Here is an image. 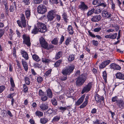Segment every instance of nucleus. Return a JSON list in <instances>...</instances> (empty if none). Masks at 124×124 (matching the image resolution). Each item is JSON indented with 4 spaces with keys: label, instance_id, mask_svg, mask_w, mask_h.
Listing matches in <instances>:
<instances>
[{
    "label": "nucleus",
    "instance_id": "obj_19",
    "mask_svg": "<svg viewBox=\"0 0 124 124\" xmlns=\"http://www.w3.org/2000/svg\"><path fill=\"white\" fill-rule=\"evenodd\" d=\"M85 94L83 95L78 100L76 103V105L78 106L83 102L85 97Z\"/></svg>",
    "mask_w": 124,
    "mask_h": 124
},
{
    "label": "nucleus",
    "instance_id": "obj_58",
    "mask_svg": "<svg viewBox=\"0 0 124 124\" xmlns=\"http://www.w3.org/2000/svg\"><path fill=\"white\" fill-rule=\"evenodd\" d=\"M15 7L13 5H11L10 6L9 10L10 12H13L14 10Z\"/></svg>",
    "mask_w": 124,
    "mask_h": 124
},
{
    "label": "nucleus",
    "instance_id": "obj_20",
    "mask_svg": "<svg viewBox=\"0 0 124 124\" xmlns=\"http://www.w3.org/2000/svg\"><path fill=\"white\" fill-rule=\"evenodd\" d=\"M21 55L26 60H28L29 59V56L27 52L24 50H21Z\"/></svg>",
    "mask_w": 124,
    "mask_h": 124
},
{
    "label": "nucleus",
    "instance_id": "obj_5",
    "mask_svg": "<svg viewBox=\"0 0 124 124\" xmlns=\"http://www.w3.org/2000/svg\"><path fill=\"white\" fill-rule=\"evenodd\" d=\"M23 39V43L26 45L28 47L30 46L31 45L30 38L28 35L23 34L22 36Z\"/></svg>",
    "mask_w": 124,
    "mask_h": 124
},
{
    "label": "nucleus",
    "instance_id": "obj_56",
    "mask_svg": "<svg viewBox=\"0 0 124 124\" xmlns=\"http://www.w3.org/2000/svg\"><path fill=\"white\" fill-rule=\"evenodd\" d=\"M23 2L25 5H28L30 4V0H24L23 1Z\"/></svg>",
    "mask_w": 124,
    "mask_h": 124
},
{
    "label": "nucleus",
    "instance_id": "obj_7",
    "mask_svg": "<svg viewBox=\"0 0 124 124\" xmlns=\"http://www.w3.org/2000/svg\"><path fill=\"white\" fill-rule=\"evenodd\" d=\"M37 11L39 13L43 14L46 12L47 11L46 7L44 5L40 4L37 7Z\"/></svg>",
    "mask_w": 124,
    "mask_h": 124
},
{
    "label": "nucleus",
    "instance_id": "obj_51",
    "mask_svg": "<svg viewBox=\"0 0 124 124\" xmlns=\"http://www.w3.org/2000/svg\"><path fill=\"white\" fill-rule=\"evenodd\" d=\"M88 103L84 101L83 104L81 105L79 107L80 108H83L85 107L87 105Z\"/></svg>",
    "mask_w": 124,
    "mask_h": 124
},
{
    "label": "nucleus",
    "instance_id": "obj_22",
    "mask_svg": "<svg viewBox=\"0 0 124 124\" xmlns=\"http://www.w3.org/2000/svg\"><path fill=\"white\" fill-rule=\"evenodd\" d=\"M22 62L23 68L26 71H27L28 70V67L27 63L24 60H22Z\"/></svg>",
    "mask_w": 124,
    "mask_h": 124
},
{
    "label": "nucleus",
    "instance_id": "obj_46",
    "mask_svg": "<svg viewBox=\"0 0 124 124\" xmlns=\"http://www.w3.org/2000/svg\"><path fill=\"white\" fill-rule=\"evenodd\" d=\"M5 33V30L3 29H0V39L1 38Z\"/></svg>",
    "mask_w": 124,
    "mask_h": 124
},
{
    "label": "nucleus",
    "instance_id": "obj_4",
    "mask_svg": "<svg viewBox=\"0 0 124 124\" xmlns=\"http://www.w3.org/2000/svg\"><path fill=\"white\" fill-rule=\"evenodd\" d=\"M39 41L41 47L46 49L49 50L51 48H53L54 47L52 45L48 46L47 42L42 37H41Z\"/></svg>",
    "mask_w": 124,
    "mask_h": 124
},
{
    "label": "nucleus",
    "instance_id": "obj_55",
    "mask_svg": "<svg viewBox=\"0 0 124 124\" xmlns=\"http://www.w3.org/2000/svg\"><path fill=\"white\" fill-rule=\"evenodd\" d=\"M37 80L38 83H41L43 81V78L40 76H39L37 77Z\"/></svg>",
    "mask_w": 124,
    "mask_h": 124
},
{
    "label": "nucleus",
    "instance_id": "obj_1",
    "mask_svg": "<svg viewBox=\"0 0 124 124\" xmlns=\"http://www.w3.org/2000/svg\"><path fill=\"white\" fill-rule=\"evenodd\" d=\"M87 77L86 74H81L76 78V85L78 86H82L86 80Z\"/></svg>",
    "mask_w": 124,
    "mask_h": 124
},
{
    "label": "nucleus",
    "instance_id": "obj_49",
    "mask_svg": "<svg viewBox=\"0 0 124 124\" xmlns=\"http://www.w3.org/2000/svg\"><path fill=\"white\" fill-rule=\"evenodd\" d=\"M41 100L44 101H46L48 99L47 97L46 96L45 94L41 97Z\"/></svg>",
    "mask_w": 124,
    "mask_h": 124
},
{
    "label": "nucleus",
    "instance_id": "obj_33",
    "mask_svg": "<svg viewBox=\"0 0 124 124\" xmlns=\"http://www.w3.org/2000/svg\"><path fill=\"white\" fill-rule=\"evenodd\" d=\"M48 121L47 118H41L40 119V122L42 124H45Z\"/></svg>",
    "mask_w": 124,
    "mask_h": 124
},
{
    "label": "nucleus",
    "instance_id": "obj_43",
    "mask_svg": "<svg viewBox=\"0 0 124 124\" xmlns=\"http://www.w3.org/2000/svg\"><path fill=\"white\" fill-rule=\"evenodd\" d=\"M51 102L52 104L56 106L57 105V102L56 100L54 98H53L51 100Z\"/></svg>",
    "mask_w": 124,
    "mask_h": 124
},
{
    "label": "nucleus",
    "instance_id": "obj_48",
    "mask_svg": "<svg viewBox=\"0 0 124 124\" xmlns=\"http://www.w3.org/2000/svg\"><path fill=\"white\" fill-rule=\"evenodd\" d=\"M52 69H50L48 70L45 74V75L46 76H49L50 75L52 71Z\"/></svg>",
    "mask_w": 124,
    "mask_h": 124
},
{
    "label": "nucleus",
    "instance_id": "obj_57",
    "mask_svg": "<svg viewBox=\"0 0 124 124\" xmlns=\"http://www.w3.org/2000/svg\"><path fill=\"white\" fill-rule=\"evenodd\" d=\"M14 94H15L14 93H11L9 94L8 95L7 97V98L10 99H13V97L15 95Z\"/></svg>",
    "mask_w": 124,
    "mask_h": 124
},
{
    "label": "nucleus",
    "instance_id": "obj_62",
    "mask_svg": "<svg viewBox=\"0 0 124 124\" xmlns=\"http://www.w3.org/2000/svg\"><path fill=\"white\" fill-rule=\"evenodd\" d=\"M93 44L94 46H97L98 43V42L96 40H93L92 41Z\"/></svg>",
    "mask_w": 124,
    "mask_h": 124
},
{
    "label": "nucleus",
    "instance_id": "obj_40",
    "mask_svg": "<svg viewBox=\"0 0 124 124\" xmlns=\"http://www.w3.org/2000/svg\"><path fill=\"white\" fill-rule=\"evenodd\" d=\"M62 62V60H60L57 61L54 64V67H59Z\"/></svg>",
    "mask_w": 124,
    "mask_h": 124
},
{
    "label": "nucleus",
    "instance_id": "obj_23",
    "mask_svg": "<svg viewBox=\"0 0 124 124\" xmlns=\"http://www.w3.org/2000/svg\"><path fill=\"white\" fill-rule=\"evenodd\" d=\"M102 10V9H101L100 7H99L98 6H97L96 7H95V9L94 13L95 14H98L101 13Z\"/></svg>",
    "mask_w": 124,
    "mask_h": 124
},
{
    "label": "nucleus",
    "instance_id": "obj_24",
    "mask_svg": "<svg viewBox=\"0 0 124 124\" xmlns=\"http://www.w3.org/2000/svg\"><path fill=\"white\" fill-rule=\"evenodd\" d=\"M116 77L117 78L124 80V75L120 72L117 73Z\"/></svg>",
    "mask_w": 124,
    "mask_h": 124
},
{
    "label": "nucleus",
    "instance_id": "obj_15",
    "mask_svg": "<svg viewBox=\"0 0 124 124\" xmlns=\"http://www.w3.org/2000/svg\"><path fill=\"white\" fill-rule=\"evenodd\" d=\"M118 108L121 109L124 108V101L123 100L120 99L117 103Z\"/></svg>",
    "mask_w": 124,
    "mask_h": 124
},
{
    "label": "nucleus",
    "instance_id": "obj_38",
    "mask_svg": "<svg viewBox=\"0 0 124 124\" xmlns=\"http://www.w3.org/2000/svg\"><path fill=\"white\" fill-rule=\"evenodd\" d=\"M24 79L26 84L28 85H30V79L28 78L27 77H25Z\"/></svg>",
    "mask_w": 124,
    "mask_h": 124
},
{
    "label": "nucleus",
    "instance_id": "obj_36",
    "mask_svg": "<svg viewBox=\"0 0 124 124\" xmlns=\"http://www.w3.org/2000/svg\"><path fill=\"white\" fill-rule=\"evenodd\" d=\"M60 116L57 115L54 116L52 120L53 122H55L58 121L60 119Z\"/></svg>",
    "mask_w": 124,
    "mask_h": 124
},
{
    "label": "nucleus",
    "instance_id": "obj_53",
    "mask_svg": "<svg viewBox=\"0 0 124 124\" xmlns=\"http://www.w3.org/2000/svg\"><path fill=\"white\" fill-rule=\"evenodd\" d=\"M6 87L4 85L0 86V93H2L5 89Z\"/></svg>",
    "mask_w": 124,
    "mask_h": 124
},
{
    "label": "nucleus",
    "instance_id": "obj_47",
    "mask_svg": "<svg viewBox=\"0 0 124 124\" xmlns=\"http://www.w3.org/2000/svg\"><path fill=\"white\" fill-rule=\"evenodd\" d=\"M61 78V80L62 81H65L67 78V75H63Z\"/></svg>",
    "mask_w": 124,
    "mask_h": 124
},
{
    "label": "nucleus",
    "instance_id": "obj_60",
    "mask_svg": "<svg viewBox=\"0 0 124 124\" xmlns=\"http://www.w3.org/2000/svg\"><path fill=\"white\" fill-rule=\"evenodd\" d=\"M64 37L62 35L60 38V41L59 42V45L61 44L64 41Z\"/></svg>",
    "mask_w": 124,
    "mask_h": 124
},
{
    "label": "nucleus",
    "instance_id": "obj_18",
    "mask_svg": "<svg viewBox=\"0 0 124 124\" xmlns=\"http://www.w3.org/2000/svg\"><path fill=\"white\" fill-rule=\"evenodd\" d=\"M39 107L42 110H45L48 109V104L46 103H42L39 105Z\"/></svg>",
    "mask_w": 124,
    "mask_h": 124
},
{
    "label": "nucleus",
    "instance_id": "obj_9",
    "mask_svg": "<svg viewBox=\"0 0 124 124\" xmlns=\"http://www.w3.org/2000/svg\"><path fill=\"white\" fill-rule=\"evenodd\" d=\"M55 12L54 11L51 10L48 13L47 17L48 21H52L55 17Z\"/></svg>",
    "mask_w": 124,
    "mask_h": 124
},
{
    "label": "nucleus",
    "instance_id": "obj_25",
    "mask_svg": "<svg viewBox=\"0 0 124 124\" xmlns=\"http://www.w3.org/2000/svg\"><path fill=\"white\" fill-rule=\"evenodd\" d=\"M62 16L65 22L67 23L69 19L67 18L68 17L67 14L64 11H63V12Z\"/></svg>",
    "mask_w": 124,
    "mask_h": 124
},
{
    "label": "nucleus",
    "instance_id": "obj_39",
    "mask_svg": "<svg viewBox=\"0 0 124 124\" xmlns=\"http://www.w3.org/2000/svg\"><path fill=\"white\" fill-rule=\"evenodd\" d=\"M58 39L57 38H54L51 41L52 43L54 45L58 44Z\"/></svg>",
    "mask_w": 124,
    "mask_h": 124
},
{
    "label": "nucleus",
    "instance_id": "obj_63",
    "mask_svg": "<svg viewBox=\"0 0 124 124\" xmlns=\"http://www.w3.org/2000/svg\"><path fill=\"white\" fill-rule=\"evenodd\" d=\"M117 33H115L114 34L111 35V39H114L116 38L117 36Z\"/></svg>",
    "mask_w": 124,
    "mask_h": 124
},
{
    "label": "nucleus",
    "instance_id": "obj_64",
    "mask_svg": "<svg viewBox=\"0 0 124 124\" xmlns=\"http://www.w3.org/2000/svg\"><path fill=\"white\" fill-rule=\"evenodd\" d=\"M34 67L37 68H40V65L37 63H35L34 64Z\"/></svg>",
    "mask_w": 124,
    "mask_h": 124
},
{
    "label": "nucleus",
    "instance_id": "obj_30",
    "mask_svg": "<svg viewBox=\"0 0 124 124\" xmlns=\"http://www.w3.org/2000/svg\"><path fill=\"white\" fill-rule=\"evenodd\" d=\"M39 31V29L37 26H34V28L32 31L31 33L32 34H35L37 33Z\"/></svg>",
    "mask_w": 124,
    "mask_h": 124
},
{
    "label": "nucleus",
    "instance_id": "obj_14",
    "mask_svg": "<svg viewBox=\"0 0 124 124\" xmlns=\"http://www.w3.org/2000/svg\"><path fill=\"white\" fill-rule=\"evenodd\" d=\"M95 101L97 103L101 102L102 101H103L104 99V97L103 96L101 97L98 94H95Z\"/></svg>",
    "mask_w": 124,
    "mask_h": 124
},
{
    "label": "nucleus",
    "instance_id": "obj_8",
    "mask_svg": "<svg viewBox=\"0 0 124 124\" xmlns=\"http://www.w3.org/2000/svg\"><path fill=\"white\" fill-rule=\"evenodd\" d=\"M92 83L89 82L87 85H86L84 87L81 93L83 94L85 93H87L89 91L92 87Z\"/></svg>",
    "mask_w": 124,
    "mask_h": 124
},
{
    "label": "nucleus",
    "instance_id": "obj_29",
    "mask_svg": "<svg viewBox=\"0 0 124 124\" xmlns=\"http://www.w3.org/2000/svg\"><path fill=\"white\" fill-rule=\"evenodd\" d=\"M88 32L89 35L92 37L94 38L96 37L99 39H101L102 38V37H101V36H100L98 35H96V36H95V35L93 33H92L90 31H88Z\"/></svg>",
    "mask_w": 124,
    "mask_h": 124
},
{
    "label": "nucleus",
    "instance_id": "obj_2",
    "mask_svg": "<svg viewBox=\"0 0 124 124\" xmlns=\"http://www.w3.org/2000/svg\"><path fill=\"white\" fill-rule=\"evenodd\" d=\"M20 20H17V22L19 26L21 28H25L27 26L25 17L24 15L22 13L20 15Z\"/></svg>",
    "mask_w": 124,
    "mask_h": 124
},
{
    "label": "nucleus",
    "instance_id": "obj_50",
    "mask_svg": "<svg viewBox=\"0 0 124 124\" xmlns=\"http://www.w3.org/2000/svg\"><path fill=\"white\" fill-rule=\"evenodd\" d=\"M88 103L84 101L83 104L81 105L79 107L80 108H83L85 107L87 105Z\"/></svg>",
    "mask_w": 124,
    "mask_h": 124
},
{
    "label": "nucleus",
    "instance_id": "obj_52",
    "mask_svg": "<svg viewBox=\"0 0 124 124\" xmlns=\"http://www.w3.org/2000/svg\"><path fill=\"white\" fill-rule=\"evenodd\" d=\"M101 29V27H99L98 28H95L94 29L93 31L95 32H98L100 31Z\"/></svg>",
    "mask_w": 124,
    "mask_h": 124
},
{
    "label": "nucleus",
    "instance_id": "obj_41",
    "mask_svg": "<svg viewBox=\"0 0 124 124\" xmlns=\"http://www.w3.org/2000/svg\"><path fill=\"white\" fill-rule=\"evenodd\" d=\"M103 76L105 82L107 81V74L106 71H104L103 73Z\"/></svg>",
    "mask_w": 124,
    "mask_h": 124
},
{
    "label": "nucleus",
    "instance_id": "obj_26",
    "mask_svg": "<svg viewBox=\"0 0 124 124\" xmlns=\"http://www.w3.org/2000/svg\"><path fill=\"white\" fill-rule=\"evenodd\" d=\"M47 95L48 98H52L53 97L52 93L50 88H48L46 90Z\"/></svg>",
    "mask_w": 124,
    "mask_h": 124
},
{
    "label": "nucleus",
    "instance_id": "obj_3",
    "mask_svg": "<svg viewBox=\"0 0 124 124\" xmlns=\"http://www.w3.org/2000/svg\"><path fill=\"white\" fill-rule=\"evenodd\" d=\"M75 68V66L73 64L68 65L62 69V73L63 75H69L73 72Z\"/></svg>",
    "mask_w": 124,
    "mask_h": 124
},
{
    "label": "nucleus",
    "instance_id": "obj_27",
    "mask_svg": "<svg viewBox=\"0 0 124 124\" xmlns=\"http://www.w3.org/2000/svg\"><path fill=\"white\" fill-rule=\"evenodd\" d=\"M32 57L33 59L35 61L38 62L41 60L40 59L39 56L36 54L32 55Z\"/></svg>",
    "mask_w": 124,
    "mask_h": 124
},
{
    "label": "nucleus",
    "instance_id": "obj_32",
    "mask_svg": "<svg viewBox=\"0 0 124 124\" xmlns=\"http://www.w3.org/2000/svg\"><path fill=\"white\" fill-rule=\"evenodd\" d=\"M63 52L61 51L58 52L57 54H56L55 57V59H58L61 56H62Z\"/></svg>",
    "mask_w": 124,
    "mask_h": 124
},
{
    "label": "nucleus",
    "instance_id": "obj_34",
    "mask_svg": "<svg viewBox=\"0 0 124 124\" xmlns=\"http://www.w3.org/2000/svg\"><path fill=\"white\" fill-rule=\"evenodd\" d=\"M95 8H94L91 9L87 13V16H89L92 15L94 13Z\"/></svg>",
    "mask_w": 124,
    "mask_h": 124
},
{
    "label": "nucleus",
    "instance_id": "obj_6",
    "mask_svg": "<svg viewBox=\"0 0 124 124\" xmlns=\"http://www.w3.org/2000/svg\"><path fill=\"white\" fill-rule=\"evenodd\" d=\"M37 26L39 29V32L44 33L46 31L47 29L46 25L43 23L38 22L37 23Z\"/></svg>",
    "mask_w": 124,
    "mask_h": 124
},
{
    "label": "nucleus",
    "instance_id": "obj_42",
    "mask_svg": "<svg viewBox=\"0 0 124 124\" xmlns=\"http://www.w3.org/2000/svg\"><path fill=\"white\" fill-rule=\"evenodd\" d=\"M23 91L24 93H26L28 91V89L27 86L25 84L23 85Z\"/></svg>",
    "mask_w": 124,
    "mask_h": 124
},
{
    "label": "nucleus",
    "instance_id": "obj_13",
    "mask_svg": "<svg viewBox=\"0 0 124 124\" xmlns=\"http://www.w3.org/2000/svg\"><path fill=\"white\" fill-rule=\"evenodd\" d=\"M109 66L111 69H113L117 70H120L121 69V67L120 66L113 63H111Z\"/></svg>",
    "mask_w": 124,
    "mask_h": 124
},
{
    "label": "nucleus",
    "instance_id": "obj_31",
    "mask_svg": "<svg viewBox=\"0 0 124 124\" xmlns=\"http://www.w3.org/2000/svg\"><path fill=\"white\" fill-rule=\"evenodd\" d=\"M35 114L36 116H38L39 117L42 116H43V113L40 110L36 111L35 113Z\"/></svg>",
    "mask_w": 124,
    "mask_h": 124
},
{
    "label": "nucleus",
    "instance_id": "obj_11",
    "mask_svg": "<svg viewBox=\"0 0 124 124\" xmlns=\"http://www.w3.org/2000/svg\"><path fill=\"white\" fill-rule=\"evenodd\" d=\"M102 16L105 18H109L112 16V15L109 13L106 10H104L102 11Z\"/></svg>",
    "mask_w": 124,
    "mask_h": 124
},
{
    "label": "nucleus",
    "instance_id": "obj_61",
    "mask_svg": "<svg viewBox=\"0 0 124 124\" xmlns=\"http://www.w3.org/2000/svg\"><path fill=\"white\" fill-rule=\"evenodd\" d=\"M71 41V38L70 37H69L67 38L65 44L66 45H68L69 43V42Z\"/></svg>",
    "mask_w": 124,
    "mask_h": 124
},
{
    "label": "nucleus",
    "instance_id": "obj_44",
    "mask_svg": "<svg viewBox=\"0 0 124 124\" xmlns=\"http://www.w3.org/2000/svg\"><path fill=\"white\" fill-rule=\"evenodd\" d=\"M67 108V107H58V109L60 110L61 112H62V113H63L64 111Z\"/></svg>",
    "mask_w": 124,
    "mask_h": 124
},
{
    "label": "nucleus",
    "instance_id": "obj_12",
    "mask_svg": "<svg viewBox=\"0 0 124 124\" xmlns=\"http://www.w3.org/2000/svg\"><path fill=\"white\" fill-rule=\"evenodd\" d=\"M110 60H107L102 62L99 66L100 69H102L104 68L110 63Z\"/></svg>",
    "mask_w": 124,
    "mask_h": 124
},
{
    "label": "nucleus",
    "instance_id": "obj_59",
    "mask_svg": "<svg viewBox=\"0 0 124 124\" xmlns=\"http://www.w3.org/2000/svg\"><path fill=\"white\" fill-rule=\"evenodd\" d=\"M49 60L48 59L42 58V62L45 63H47L48 62Z\"/></svg>",
    "mask_w": 124,
    "mask_h": 124
},
{
    "label": "nucleus",
    "instance_id": "obj_35",
    "mask_svg": "<svg viewBox=\"0 0 124 124\" xmlns=\"http://www.w3.org/2000/svg\"><path fill=\"white\" fill-rule=\"evenodd\" d=\"M74 56L73 54L70 55L68 58L69 62H71L74 60Z\"/></svg>",
    "mask_w": 124,
    "mask_h": 124
},
{
    "label": "nucleus",
    "instance_id": "obj_45",
    "mask_svg": "<svg viewBox=\"0 0 124 124\" xmlns=\"http://www.w3.org/2000/svg\"><path fill=\"white\" fill-rule=\"evenodd\" d=\"M10 81L11 86L14 88L15 86V85L13 78L11 77L10 79Z\"/></svg>",
    "mask_w": 124,
    "mask_h": 124
},
{
    "label": "nucleus",
    "instance_id": "obj_54",
    "mask_svg": "<svg viewBox=\"0 0 124 124\" xmlns=\"http://www.w3.org/2000/svg\"><path fill=\"white\" fill-rule=\"evenodd\" d=\"M45 94H44V92L42 90H39V95L40 97L43 96Z\"/></svg>",
    "mask_w": 124,
    "mask_h": 124
},
{
    "label": "nucleus",
    "instance_id": "obj_37",
    "mask_svg": "<svg viewBox=\"0 0 124 124\" xmlns=\"http://www.w3.org/2000/svg\"><path fill=\"white\" fill-rule=\"evenodd\" d=\"M120 99L118 98L117 96H115L112 97L111 99L112 101L113 102H116L117 103L119 101Z\"/></svg>",
    "mask_w": 124,
    "mask_h": 124
},
{
    "label": "nucleus",
    "instance_id": "obj_28",
    "mask_svg": "<svg viewBox=\"0 0 124 124\" xmlns=\"http://www.w3.org/2000/svg\"><path fill=\"white\" fill-rule=\"evenodd\" d=\"M67 31L69 34L72 35L74 33L73 29L71 25H69L68 26Z\"/></svg>",
    "mask_w": 124,
    "mask_h": 124
},
{
    "label": "nucleus",
    "instance_id": "obj_21",
    "mask_svg": "<svg viewBox=\"0 0 124 124\" xmlns=\"http://www.w3.org/2000/svg\"><path fill=\"white\" fill-rule=\"evenodd\" d=\"M31 10L29 8H27L25 11V14L26 17V18L28 20H29L31 15Z\"/></svg>",
    "mask_w": 124,
    "mask_h": 124
},
{
    "label": "nucleus",
    "instance_id": "obj_16",
    "mask_svg": "<svg viewBox=\"0 0 124 124\" xmlns=\"http://www.w3.org/2000/svg\"><path fill=\"white\" fill-rule=\"evenodd\" d=\"M50 1L53 4H58L59 6H63V3L61 0H50Z\"/></svg>",
    "mask_w": 124,
    "mask_h": 124
},
{
    "label": "nucleus",
    "instance_id": "obj_17",
    "mask_svg": "<svg viewBox=\"0 0 124 124\" xmlns=\"http://www.w3.org/2000/svg\"><path fill=\"white\" fill-rule=\"evenodd\" d=\"M101 16L99 15L93 16L91 19V20L93 22H97L100 21L101 18Z\"/></svg>",
    "mask_w": 124,
    "mask_h": 124
},
{
    "label": "nucleus",
    "instance_id": "obj_10",
    "mask_svg": "<svg viewBox=\"0 0 124 124\" xmlns=\"http://www.w3.org/2000/svg\"><path fill=\"white\" fill-rule=\"evenodd\" d=\"M78 8L81 10L85 11L88 9V7L84 2H81Z\"/></svg>",
    "mask_w": 124,
    "mask_h": 124
}]
</instances>
